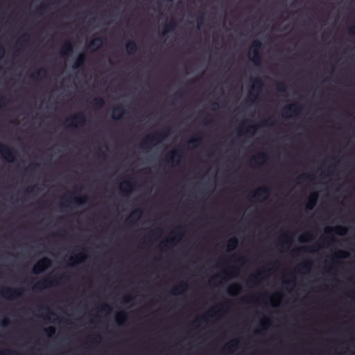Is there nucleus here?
<instances>
[{"label": "nucleus", "mask_w": 355, "mask_h": 355, "mask_svg": "<svg viewBox=\"0 0 355 355\" xmlns=\"http://www.w3.org/2000/svg\"><path fill=\"white\" fill-rule=\"evenodd\" d=\"M171 128L167 127L164 131H157L146 136L141 141L140 147L148 148L162 141L170 133Z\"/></svg>", "instance_id": "f257e3e1"}, {"label": "nucleus", "mask_w": 355, "mask_h": 355, "mask_svg": "<svg viewBox=\"0 0 355 355\" xmlns=\"http://www.w3.org/2000/svg\"><path fill=\"white\" fill-rule=\"evenodd\" d=\"M62 277H65V276L55 275L53 277H49L44 279L42 281L36 283L33 286V289L35 291H41L43 288H47L50 286L57 284Z\"/></svg>", "instance_id": "f03ea898"}, {"label": "nucleus", "mask_w": 355, "mask_h": 355, "mask_svg": "<svg viewBox=\"0 0 355 355\" xmlns=\"http://www.w3.org/2000/svg\"><path fill=\"white\" fill-rule=\"evenodd\" d=\"M0 154L8 162H14L17 153L9 146L0 142Z\"/></svg>", "instance_id": "7ed1b4c3"}, {"label": "nucleus", "mask_w": 355, "mask_h": 355, "mask_svg": "<svg viewBox=\"0 0 355 355\" xmlns=\"http://www.w3.org/2000/svg\"><path fill=\"white\" fill-rule=\"evenodd\" d=\"M67 126L69 128H76L78 125L83 126L86 123V117L82 112H78L66 120Z\"/></svg>", "instance_id": "20e7f679"}, {"label": "nucleus", "mask_w": 355, "mask_h": 355, "mask_svg": "<svg viewBox=\"0 0 355 355\" xmlns=\"http://www.w3.org/2000/svg\"><path fill=\"white\" fill-rule=\"evenodd\" d=\"M261 46L262 44L259 40H254L251 44L250 50L252 57L250 58V60L255 65H259L261 60V55L260 53Z\"/></svg>", "instance_id": "39448f33"}, {"label": "nucleus", "mask_w": 355, "mask_h": 355, "mask_svg": "<svg viewBox=\"0 0 355 355\" xmlns=\"http://www.w3.org/2000/svg\"><path fill=\"white\" fill-rule=\"evenodd\" d=\"M182 227H179L175 231L173 232L171 236L162 242V245L166 248L174 245L182 236Z\"/></svg>", "instance_id": "423d86ee"}, {"label": "nucleus", "mask_w": 355, "mask_h": 355, "mask_svg": "<svg viewBox=\"0 0 355 355\" xmlns=\"http://www.w3.org/2000/svg\"><path fill=\"white\" fill-rule=\"evenodd\" d=\"M0 294L6 299H16L22 295V289L6 287L1 291Z\"/></svg>", "instance_id": "0eeeda50"}, {"label": "nucleus", "mask_w": 355, "mask_h": 355, "mask_svg": "<svg viewBox=\"0 0 355 355\" xmlns=\"http://www.w3.org/2000/svg\"><path fill=\"white\" fill-rule=\"evenodd\" d=\"M51 265V259L48 257H43L35 263L33 268V272L34 274L41 273L49 268Z\"/></svg>", "instance_id": "6e6552de"}, {"label": "nucleus", "mask_w": 355, "mask_h": 355, "mask_svg": "<svg viewBox=\"0 0 355 355\" xmlns=\"http://www.w3.org/2000/svg\"><path fill=\"white\" fill-rule=\"evenodd\" d=\"M183 156L182 150L180 148H177L175 150H172L166 157V162L168 164L173 165L175 163H178L180 159Z\"/></svg>", "instance_id": "1a4fd4ad"}, {"label": "nucleus", "mask_w": 355, "mask_h": 355, "mask_svg": "<svg viewBox=\"0 0 355 355\" xmlns=\"http://www.w3.org/2000/svg\"><path fill=\"white\" fill-rule=\"evenodd\" d=\"M302 109V107L300 104L293 103L284 107L283 114L286 116H290L291 114L296 116L301 112Z\"/></svg>", "instance_id": "9d476101"}, {"label": "nucleus", "mask_w": 355, "mask_h": 355, "mask_svg": "<svg viewBox=\"0 0 355 355\" xmlns=\"http://www.w3.org/2000/svg\"><path fill=\"white\" fill-rule=\"evenodd\" d=\"M88 200V197L86 195H84L83 196H80L79 198L76 197H71V196H67L63 198V202L61 203L62 207H67V205H65V202H73L78 205H83L85 204Z\"/></svg>", "instance_id": "9b49d317"}, {"label": "nucleus", "mask_w": 355, "mask_h": 355, "mask_svg": "<svg viewBox=\"0 0 355 355\" xmlns=\"http://www.w3.org/2000/svg\"><path fill=\"white\" fill-rule=\"evenodd\" d=\"M252 89L254 92H256V95H254V96L257 97V94L261 91L262 87L263 86V80L261 78H255L252 79ZM250 96H253V93L250 92Z\"/></svg>", "instance_id": "f8f14e48"}, {"label": "nucleus", "mask_w": 355, "mask_h": 355, "mask_svg": "<svg viewBox=\"0 0 355 355\" xmlns=\"http://www.w3.org/2000/svg\"><path fill=\"white\" fill-rule=\"evenodd\" d=\"M73 46L71 41H67L63 44L61 51L60 55L62 58L69 57L73 53Z\"/></svg>", "instance_id": "ddd939ff"}, {"label": "nucleus", "mask_w": 355, "mask_h": 355, "mask_svg": "<svg viewBox=\"0 0 355 355\" xmlns=\"http://www.w3.org/2000/svg\"><path fill=\"white\" fill-rule=\"evenodd\" d=\"M133 182L132 179L129 178L128 180L123 181L120 185V191L124 195H128L132 190Z\"/></svg>", "instance_id": "4468645a"}, {"label": "nucleus", "mask_w": 355, "mask_h": 355, "mask_svg": "<svg viewBox=\"0 0 355 355\" xmlns=\"http://www.w3.org/2000/svg\"><path fill=\"white\" fill-rule=\"evenodd\" d=\"M270 193V189L268 187H261L257 189L253 193L250 195L251 198L259 199L260 198H266Z\"/></svg>", "instance_id": "2eb2a0df"}, {"label": "nucleus", "mask_w": 355, "mask_h": 355, "mask_svg": "<svg viewBox=\"0 0 355 355\" xmlns=\"http://www.w3.org/2000/svg\"><path fill=\"white\" fill-rule=\"evenodd\" d=\"M126 110L121 105L116 106L113 109L112 118L114 120H120L125 114Z\"/></svg>", "instance_id": "dca6fc26"}, {"label": "nucleus", "mask_w": 355, "mask_h": 355, "mask_svg": "<svg viewBox=\"0 0 355 355\" xmlns=\"http://www.w3.org/2000/svg\"><path fill=\"white\" fill-rule=\"evenodd\" d=\"M141 214L142 211L141 209H135L128 217L126 220L127 223L132 224L140 218Z\"/></svg>", "instance_id": "f3484780"}, {"label": "nucleus", "mask_w": 355, "mask_h": 355, "mask_svg": "<svg viewBox=\"0 0 355 355\" xmlns=\"http://www.w3.org/2000/svg\"><path fill=\"white\" fill-rule=\"evenodd\" d=\"M85 61L86 55L84 53L79 54L73 64V68L77 69L83 67Z\"/></svg>", "instance_id": "a211bd4d"}, {"label": "nucleus", "mask_w": 355, "mask_h": 355, "mask_svg": "<svg viewBox=\"0 0 355 355\" xmlns=\"http://www.w3.org/2000/svg\"><path fill=\"white\" fill-rule=\"evenodd\" d=\"M177 26V23L175 20H171L169 22L166 23L163 28L162 32V35L164 36L168 33L173 31Z\"/></svg>", "instance_id": "6ab92c4d"}, {"label": "nucleus", "mask_w": 355, "mask_h": 355, "mask_svg": "<svg viewBox=\"0 0 355 355\" xmlns=\"http://www.w3.org/2000/svg\"><path fill=\"white\" fill-rule=\"evenodd\" d=\"M318 193H313L310 197L309 198V200L306 205V208L307 209H312L314 206L315 205L316 202H317V200H318Z\"/></svg>", "instance_id": "aec40b11"}, {"label": "nucleus", "mask_w": 355, "mask_h": 355, "mask_svg": "<svg viewBox=\"0 0 355 355\" xmlns=\"http://www.w3.org/2000/svg\"><path fill=\"white\" fill-rule=\"evenodd\" d=\"M125 49L129 55L134 54L137 50V46L135 41L130 40L125 44Z\"/></svg>", "instance_id": "412c9836"}, {"label": "nucleus", "mask_w": 355, "mask_h": 355, "mask_svg": "<svg viewBox=\"0 0 355 355\" xmlns=\"http://www.w3.org/2000/svg\"><path fill=\"white\" fill-rule=\"evenodd\" d=\"M268 159V155L266 153H261L258 154L252 158V161L255 164H260L264 163Z\"/></svg>", "instance_id": "4be33fe9"}, {"label": "nucleus", "mask_w": 355, "mask_h": 355, "mask_svg": "<svg viewBox=\"0 0 355 355\" xmlns=\"http://www.w3.org/2000/svg\"><path fill=\"white\" fill-rule=\"evenodd\" d=\"M187 288V283L182 282L178 286H175L171 293L174 295L180 294L182 293L183 291H186Z\"/></svg>", "instance_id": "5701e85b"}, {"label": "nucleus", "mask_w": 355, "mask_h": 355, "mask_svg": "<svg viewBox=\"0 0 355 355\" xmlns=\"http://www.w3.org/2000/svg\"><path fill=\"white\" fill-rule=\"evenodd\" d=\"M238 344V340H233L231 342L228 343L225 345L224 348L223 349V352H229L232 353L234 351V347Z\"/></svg>", "instance_id": "b1692460"}, {"label": "nucleus", "mask_w": 355, "mask_h": 355, "mask_svg": "<svg viewBox=\"0 0 355 355\" xmlns=\"http://www.w3.org/2000/svg\"><path fill=\"white\" fill-rule=\"evenodd\" d=\"M86 256L84 253H78L73 257L69 258V261L72 262V265L74 263H79L84 261Z\"/></svg>", "instance_id": "393cba45"}, {"label": "nucleus", "mask_w": 355, "mask_h": 355, "mask_svg": "<svg viewBox=\"0 0 355 355\" xmlns=\"http://www.w3.org/2000/svg\"><path fill=\"white\" fill-rule=\"evenodd\" d=\"M92 105L93 107L97 108V109H100L101 107H103L105 105V101L103 98L101 97H96V98H94L92 101L91 102Z\"/></svg>", "instance_id": "a878e982"}, {"label": "nucleus", "mask_w": 355, "mask_h": 355, "mask_svg": "<svg viewBox=\"0 0 355 355\" xmlns=\"http://www.w3.org/2000/svg\"><path fill=\"white\" fill-rule=\"evenodd\" d=\"M239 243V241L236 237L230 238L227 241V250L231 251L234 250Z\"/></svg>", "instance_id": "bb28decb"}, {"label": "nucleus", "mask_w": 355, "mask_h": 355, "mask_svg": "<svg viewBox=\"0 0 355 355\" xmlns=\"http://www.w3.org/2000/svg\"><path fill=\"white\" fill-rule=\"evenodd\" d=\"M241 289L240 284H234L232 285L227 290V292L231 295H234L236 293L239 292Z\"/></svg>", "instance_id": "cd10ccee"}, {"label": "nucleus", "mask_w": 355, "mask_h": 355, "mask_svg": "<svg viewBox=\"0 0 355 355\" xmlns=\"http://www.w3.org/2000/svg\"><path fill=\"white\" fill-rule=\"evenodd\" d=\"M103 39L102 37H96L93 39L89 44V47H98L103 43Z\"/></svg>", "instance_id": "c85d7f7f"}, {"label": "nucleus", "mask_w": 355, "mask_h": 355, "mask_svg": "<svg viewBox=\"0 0 355 355\" xmlns=\"http://www.w3.org/2000/svg\"><path fill=\"white\" fill-rule=\"evenodd\" d=\"M202 141V137L200 134H196L189 141V144H192L193 146H197Z\"/></svg>", "instance_id": "c756f323"}, {"label": "nucleus", "mask_w": 355, "mask_h": 355, "mask_svg": "<svg viewBox=\"0 0 355 355\" xmlns=\"http://www.w3.org/2000/svg\"><path fill=\"white\" fill-rule=\"evenodd\" d=\"M127 313L124 311H121L117 314L116 322L119 324H122L124 321L126 320Z\"/></svg>", "instance_id": "7c9ffc66"}, {"label": "nucleus", "mask_w": 355, "mask_h": 355, "mask_svg": "<svg viewBox=\"0 0 355 355\" xmlns=\"http://www.w3.org/2000/svg\"><path fill=\"white\" fill-rule=\"evenodd\" d=\"M46 73V71L44 69H40L37 71H36L35 73H33L31 77L33 79H37L38 77H43L45 76Z\"/></svg>", "instance_id": "2f4dec72"}, {"label": "nucleus", "mask_w": 355, "mask_h": 355, "mask_svg": "<svg viewBox=\"0 0 355 355\" xmlns=\"http://www.w3.org/2000/svg\"><path fill=\"white\" fill-rule=\"evenodd\" d=\"M337 234L344 235L347 232V228L343 226H337L334 230Z\"/></svg>", "instance_id": "473e14b6"}, {"label": "nucleus", "mask_w": 355, "mask_h": 355, "mask_svg": "<svg viewBox=\"0 0 355 355\" xmlns=\"http://www.w3.org/2000/svg\"><path fill=\"white\" fill-rule=\"evenodd\" d=\"M99 311L101 313H110L111 311V306L107 304H104L99 308Z\"/></svg>", "instance_id": "72a5a7b5"}, {"label": "nucleus", "mask_w": 355, "mask_h": 355, "mask_svg": "<svg viewBox=\"0 0 355 355\" xmlns=\"http://www.w3.org/2000/svg\"><path fill=\"white\" fill-rule=\"evenodd\" d=\"M44 332L49 337H51L53 335L55 334V328L53 327H49L44 329Z\"/></svg>", "instance_id": "f704fd0d"}, {"label": "nucleus", "mask_w": 355, "mask_h": 355, "mask_svg": "<svg viewBox=\"0 0 355 355\" xmlns=\"http://www.w3.org/2000/svg\"><path fill=\"white\" fill-rule=\"evenodd\" d=\"M29 37V35L24 34L21 37H19L18 40V44L20 46H23L28 40V38Z\"/></svg>", "instance_id": "c9c22d12"}, {"label": "nucleus", "mask_w": 355, "mask_h": 355, "mask_svg": "<svg viewBox=\"0 0 355 355\" xmlns=\"http://www.w3.org/2000/svg\"><path fill=\"white\" fill-rule=\"evenodd\" d=\"M277 89L278 92L284 93L286 91V85L284 83H279L277 85Z\"/></svg>", "instance_id": "e433bc0d"}, {"label": "nucleus", "mask_w": 355, "mask_h": 355, "mask_svg": "<svg viewBox=\"0 0 355 355\" xmlns=\"http://www.w3.org/2000/svg\"><path fill=\"white\" fill-rule=\"evenodd\" d=\"M311 263L310 261H305L300 265V267L306 271L309 270L311 268Z\"/></svg>", "instance_id": "4c0bfd02"}, {"label": "nucleus", "mask_w": 355, "mask_h": 355, "mask_svg": "<svg viewBox=\"0 0 355 355\" xmlns=\"http://www.w3.org/2000/svg\"><path fill=\"white\" fill-rule=\"evenodd\" d=\"M257 128H258L257 125H250V126L246 127V128L245 129V132L247 133L253 134V133H254V132L256 131Z\"/></svg>", "instance_id": "58836bf2"}, {"label": "nucleus", "mask_w": 355, "mask_h": 355, "mask_svg": "<svg viewBox=\"0 0 355 355\" xmlns=\"http://www.w3.org/2000/svg\"><path fill=\"white\" fill-rule=\"evenodd\" d=\"M0 355H19V354L12 350L0 351Z\"/></svg>", "instance_id": "ea45409f"}, {"label": "nucleus", "mask_w": 355, "mask_h": 355, "mask_svg": "<svg viewBox=\"0 0 355 355\" xmlns=\"http://www.w3.org/2000/svg\"><path fill=\"white\" fill-rule=\"evenodd\" d=\"M300 178L303 180L312 181L313 180V175L311 174H303Z\"/></svg>", "instance_id": "a19ab883"}, {"label": "nucleus", "mask_w": 355, "mask_h": 355, "mask_svg": "<svg viewBox=\"0 0 355 355\" xmlns=\"http://www.w3.org/2000/svg\"><path fill=\"white\" fill-rule=\"evenodd\" d=\"M261 272L257 273V275H251L248 279L249 283H255L258 279V277L260 276Z\"/></svg>", "instance_id": "79ce46f5"}, {"label": "nucleus", "mask_w": 355, "mask_h": 355, "mask_svg": "<svg viewBox=\"0 0 355 355\" xmlns=\"http://www.w3.org/2000/svg\"><path fill=\"white\" fill-rule=\"evenodd\" d=\"M283 238L284 239V243H286L287 245H290L291 243V239L288 234H284Z\"/></svg>", "instance_id": "37998d69"}, {"label": "nucleus", "mask_w": 355, "mask_h": 355, "mask_svg": "<svg viewBox=\"0 0 355 355\" xmlns=\"http://www.w3.org/2000/svg\"><path fill=\"white\" fill-rule=\"evenodd\" d=\"M349 254L347 252L345 251H339L336 256L341 258H346L347 257Z\"/></svg>", "instance_id": "c03bdc74"}, {"label": "nucleus", "mask_w": 355, "mask_h": 355, "mask_svg": "<svg viewBox=\"0 0 355 355\" xmlns=\"http://www.w3.org/2000/svg\"><path fill=\"white\" fill-rule=\"evenodd\" d=\"M275 123V121L274 120L270 121L269 122H268V121H264L260 124V125H261V126H266L268 125H274Z\"/></svg>", "instance_id": "a18cd8bd"}, {"label": "nucleus", "mask_w": 355, "mask_h": 355, "mask_svg": "<svg viewBox=\"0 0 355 355\" xmlns=\"http://www.w3.org/2000/svg\"><path fill=\"white\" fill-rule=\"evenodd\" d=\"M8 103L7 98L5 96H0V108L2 105H5Z\"/></svg>", "instance_id": "49530a36"}, {"label": "nucleus", "mask_w": 355, "mask_h": 355, "mask_svg": "<svg viewBox=\"0 0 355 355\" xmlns=\"http://www.w3.org/2000/svg\"><path fill=\"white\" fill-rule=\"evenodd\" d=\"M203 20H204V16L203 15H200L198 19H197V22H198V28H200V27L201 26L202 22H203Z\"/></svg>", "instance_id": "de8ad7c7"}, {"label": "nucleus", "mask_w": 355, "mask_h": 355, "mask_svg": "<svg viewBox=\"0 0 355 355\" xmlns=\"http://www.w3.org/2000/svg\"><path fill=\"white\" fill-rule=\"evenodd\" d=\"M132 297L130 295H125L123 297V302H125L126 303L130 302L132 301Z\"/></svg>", "instance_id": "09e8293b"}, {"label": "nucleus", "mask_w": 355, "mask_h": 355, "mask_svg": "<svg viewBox=\"0 0 355 355\" xmlns=\"http://www.w3.org/2000/svg\"><path fill=\"white\" fill-rule=\"evenodd\" d=\"M302 250H303V251H305V250L313 251V249L311 248L303 247V248L295 250L294 252H299V251H302Z\"/></svg>", "instance_id": "8fccbe9b"}, {"label": "nucleus", "mask_w": 355, "mask_h": 355, "mask_svg": "<svg viewBox=\"0 0 355 355\" xmlns=\"http://www.w3.org/2000/svg\"><path fill=\"white\" fill-rule=\"evenodd\" d=\"M39 167V164L37 163H33L28 168L27 171H33L34 168Z\"/></svg>", "instance_id": "3c124183"}, {"label": "nucleus", "mask_w": 355, "mask_h": 355, "mask_svg": "<svg viewBox=\"0 0 355 355\" xmlns=\"http://www.w3.org/2000/svg\"><path fill=\"white\" fill-rule=\"evenodd\" d=\"M211 105H212L211 109L213 110H216V109H218L219 107V104L216 102L213 103Z\"/></svg>", "instance_id": "603ef678"}, {"label": "nucleus", "mask_w": 355, "mask_h": 355, "mask_svg": "<svg viewBox=\"0 0 355 355\" xmlns=\"http://www.w3.org/2000/svg\"><path fill=\"white\" fill-rule=\"evenodd\" d=\"M304 237H309V238H310V237H311V234H310L309 233H305L304 234H303V235L300 237V241L301 242L304 241L303 239H304Z\"/></svg>", "instance_id": "864d4df0"}, {"label": "nucleus", "mask_w": 355, "mask_h": 355, "mask_svg": "<svg viewBox=\"0 0 355 355\" xmlns=\"http://www.w3.org/2000/svg\"><path fill=\"white\" fill-rule=\"evenodd\" d=\"M211 123V120L209 117H207L204 120L205 125H209Z\"/></svg>", "instance_id": "5fc2aeb1"}, {"label": "nucleus", "mask_w": 355, "mask_h": 355, "mask_svg": "<svg viewBox=\"0 0 355 355\" xmlns=\"http://www.w3.org/2000/svg\"><path fill=\"white\" fill-rule=\"evenodd\" d=\"M5 53V49L2 45H0V57H2Z\"/></svg>", "instance_id": "6e6d98bb"}, {"label": "nucleus", "mask_w": 355, "mask_h": 355, "mask_svg": "<svg viewBox=\"0 0 355 355\" xmlns=\"http://www.w3.org/2000/svg\"><path fill=\"white\" fill-rule=\"evenodd\" d=\"M10 323V321L7 318H5L3 321H2V325L3 326H8Z\"/></svg>", "instance_id": "4d7b16f0"}, {"label": "nucleus", "mask_w": 355, "mask_h": 355, "mask_svg": "<svg viewBox=\"0 0 355 355\" xmlns=\"http://www.w3.org/2000/svg\"><path fill=\"white\" fill-rule=\"evenodd\" d=\"M44 309H46V310L48 311V312H49V313L50 315H53V316H55V313L53 311H52L49 309V306H45V307H44Z\"/></svg>", "instance_id": "13d9d810"}, {"label": "nucleus", "mask_w": 355, "mask_h": 355, "mask_svg": "<svg viewBox=\"0 0 355 355\" xmlns=\"http://www.w3.org/2000/svg\"><path fill=\"white\" fill-rule=\"evenodd\" d=\"M35 188V187H31L28 189H27L26 192L28 193H31L33 192V190Z\"/></svg>", "instance_id": "bf43d9fd"}, {"label": "nucleus", "mask_w": 355, "mask_h": 355, "mask_svg": "<svg viewBox=\"0 0 355 355\" xmlns=\"http://www.w3.org/2000/svg\"><path fill=\"white\" fill-rule=\"evenodd\" d=\"M349 33L351 34H355V25L349 29Z\"/></svg>", "instance_id": "052dcab7"}, {"label": "nucleus", "mask_w": 355, "mask_h": 355, "mask_svg": "<svg viewBox=\"0 0 355 355\" xmlns=\"http://www.w3.org/2000/svg\"><path fill=\"white\" fill-rule=\"evenodd\" d=\"M284 284H286V285L294 284H295V281L292 280V281L284 282Z\"/></svg>", "instance_id": "680f3d73"}, {"label": "nucleus", "mask_w": 355, "mask_h": 355, "mask_svg": "<svg viewBox=\"0 0 355 355\" xmlns=\"http://www.w3.org/2000/svg\"><path fill=\"white\" fill-rule=\"evenodd\" d=\"M98 155L99 157H104L105 156L104 153L101 151V150L98 151Z\"/></svg>", "instance_id": "e2e57ef3"}, {"label": "nucleus", "mask_w": 355, "mask_h": 355, "mask_svg": "<svg viewBox=\"0 0 355 355\" xmlns=\"http://www.w3.org/2000/svg\"><path fill=\"white\" fill-rule=\"evenodd\" d=\"M212 313H213V311H212V310H211V311H209L207 313V315L208 316L213 317L214 315H213V314H212Z\"/></svg>", "instance_id": "0e129e2a"}, {"label": "nucleus", "mask_w": 355, "mask_h": 355, "mask_svg": "<svg viewBox=\"0 0 355 355\" xmlns=\"http://www.w3.org/2000/svg\"><path fill=\"white\" fill-rule=\"evenodd\" d=\"M227 305V303H224V304H220V306L221 308H223V307L226 306Z\"/></svg>", "instance_id": "69168bd1"}, {"label": "nucleus", "mask_w": 355, "mask_h": 355, "mask_svg": "<svg viewBox=\"0 0 355 355\" xmlns=\"http://www.w3.org/2000/svg\"><path fill=\"white\" fill-rule=\"evenodd\" d=\"M243 129V126H242V127L241 128V129H239V135H241V132H242Z\"/></svg>", "instance_id": "338daca9"}, {"label": "nucleus", "mask_w": 355, "mask_h": 355, "mask_svg": "<svg viewBox=\"0 0 355 355\" xmlns=\"http://www.w3.org/2000/svg\"><path fill=\"white\" fill-rule=\"evenodd\" d=\"M261 327H262L263 329H266V324H265V323H263H263H261Z\"/></svg>", "instance_id": "774afa93"}]
</instances>
